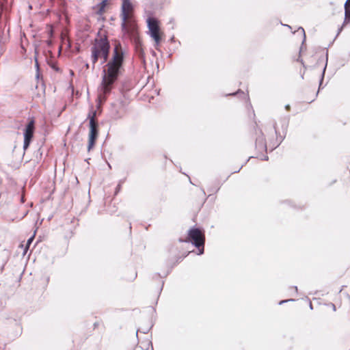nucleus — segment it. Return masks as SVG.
<instances>
[{
	"label": "nucleus",
	"instance_id": "nucleus-9",
	"mask_svg": "<svg viewBox=\"0 0 350 350\" xmlns=\"http://www.w3.org/2000/svg\"><path fill=\"white\" fill-rule=\"evenodd\" d=\"M350 23V5L347 3H345V20L342 26L338 29V34L340 33L342 27L347 23Z\"/></svg>",
	"mask_w": 350,
	"mask_h": 350
},
{
	"label": "nucleus",
	"instance_id": "nucleus-20",
	"mask_svg": "<svg viewBox=\"0 0 350 350\" xmlns=\"http://www.w3.org/2000/svg\"><path fill=\"white\" fill-rule=\"evenodd\" d=\"M273 128H274V130H275V134H276V135H278V131H277V129H276V127H275V124L273 125Z\"/></svg>",
	"mask_w": 350,
	"mask_h": 350
},
{
	"label": "nucleus",
	"instance_id": "nucleus-26",
	"mask_svg": "<svg viewBox=\"0 0 350 350\" xmlns=\"http://www.w3.org/2000/svg\"><path fill=\"white\" fill-rule=\"evenodd\" d=\"M310 309H312V305L311 303L310 304Z\"/></svg>",
	"mask_w": 350,
	"mask_h": 350
},
{
	"label": "nucleus",
	"instance_id": "nucleus-33",
	"mask_svg": "<svg viewBox=\"0 0 350 350\" xmlns=\"http://www.w3.org/2000/svg\"><path fill=\"white\" fill-rule=\"evenodd\" d=\"M295 289L296 291H297V286H295Z\"/></svg>",
	"mask_w": 350,
	"mask_h": 350
},
{
	"label": "nucleus",
	"instance_id": "nucleus-14",
	"mask_svg": "<svg viewBox=\"0 0 350 350\" xmlns=\"http://www.w3.org/2000/svg\"><path fill=\"white\" fill-rule=\"evenodd\" d=\"M96 111H92L91 112L89 113L88 116V119L90 120V121L91 120V119L92 118V120H94V122H98L96 120Z\"/></svg>",
	"mask_w": 350,
	"mask_h": 350
},
{
	"label": "nucleus",
	"instance_id": "nucleus-6",
	"mask_svg": "<svg viewBox=\"0 0 350 350\" xmlns=\"http://www.w3.org/2000/svg\"><path fill=\"white\" fill-rule=\"evenodd\" d=\"M34 129V120H31L28 122L24 131L23 149L25 150L29 147L33 137Z\"/></svg>",
	"mask_w": 350,
	"mask_h": 350
},
{
	"label": "nucleus",
	"instance_id": "nucleus-35",
	"mask_svg": "<svg viewBox=\"0 0 350 350\" xmlns=\"http://www.w3.org/2000/svg\"><path fill=\"white\" fill-rule=\"evenodd\" d=\"M241 169H242V167H239V170L237 172H239V171L240 170H241Z\"/></svg>",
	"mask_w": 350,
	"mask_h": 350
},
{
	"label": "nucleus",
	"instance_id": "nucleus-10",
	"mask_svg": "<svg viewBox=\"0 0 350 350\" xmlns=\"http://www.w3.org/2000/svg\"><path fill=\"white\" fill-rule=\"evenodd\" d=\"M256 147L260 151L266 150H267V144L265 143V139L262 136L258 137L256 139Z\"/></svg>",
	"mask_w": 350,
	"mask_h": 350
},
{
	"label": "nucleus",
	"instance_id": "nucleus-27",
	"mask_svg": "<svg viewBox=\"0 0 350 350\" xmlns=\"http://www.w3.org/2000/svg\"><path fill=\"white\" fill-rule=\"evenodd\" d=\"M332 309H334V310H336V308H335L334 305L333 306Z\"/></svg>",
	"mask_w": 350,
	"mask_h": 350
},
{
	"label": "nucleus",
	"instance_id": "nucleus-2",
	"mask_svg": "<svg viewBox=\"0 0 350 350\" xmlns=\"http://www.w3.org/2000/svg\"><path fill=\"white\" fill-rule=\"evenodd\" d=\"M133 14L134 6L131 1L122 0L120 13L122 30L125 34L135 37L136 34V27L133 20Z\"/></svg>",
	"mask_w": 350,
	"mask_h": 350
},
{
	"label": "nucleus",
	"instance_id": "nucleus-11",
	"mask_svg": "<svg viewBox=\"0 0 350 350\" xmlns=\"http://www.w3.org/2000/svg\"><path fill=\"white\" fill-rule=\"evenodd\" d=\"M109 49H110V45H109V42L107 43V44L105 49H103V47H101L100 49L101 51H103V53L100 56V57L103 58V61H102L101 64H103L107 61L108 57H109Z\"/></svg>",
	"mask_w": 350,
	"mask_h": 350
},
{
	"label": "nucleus",
	"instance_id": "nucleus-16",
	"mask_svg": "<svg viewBox=\"0 0 350 350\" xmlns=\"http://www.w3.org/2000/svg\"><path fill=\"white\" fill-rule=\"evenodd\" d=\"M34 239V235H33L32 237H31L27 241V245H26V248L25 250V253L26 252V250H27V248L29 247L30 244L32 243L33 240Z\"/></svg>",
	"mask_w": 350,
	"mask_h": 350
},
{
	"label": "nucleus",
	"instance_id": "nucleus-32",
	"mask_svg": "<svg viewBox=\"0 0 350 350\" xmlns=\"http://www.w3.org/2000/svg\"><path fill=\"white\" fill-rule=\"evenodd\" d=\"M239 92H237L236 93H234L232 94L234 95V94H239Z\"/></svg>",
	"mask_w": 350,
	"mask_h": 350
},
{
	"label": "nucleus",
	"instance_id": "nucleus-22",
	"mask_svg": "<svg viewBox=\"0 0 350 350\" xmlns=\"http://www.w3.org/2000/svg\"><path fill=\"white\" fill-rule=\"evenodd\" d=\"M346 3H347V4H349V5H350V0H347V1H346Z\"/></svg>",
	"mask_w": 350,
	"mask_h": 350
},
{
	"label": "nucleus",
	"instance_id": "nucleus-3",
	"mask_svg": "<svg viewBox=\"0 0 350 350\" xmlns=\"http://www.w3.org/2000/svg\"><path fill=\"white\" fill-rule=\"evenodd\" d=\"M189 241L198 249L199 255L204 253L205 237L204 232L198 228H192L188 232Z\"/></svg>",
	"mask_w": 350,
	"mask_h": 350
},
{
	"label": "nucleus",
	"instance_id": "nucleus-1",
	"mask_svg": "<svg viewBox=\"0 0 350 350\" xmlns=\"http://www.w3.org/2000/svg\"><path fill=\"white\" fill-rule=\"evenodd\" d=\"M123 61L124 53L121 44L118 43L113 49L112 58L102 71V81L98 87V99L100 102L105 101L110 94L120 73Z\"/></svg>",
	"mask_w": 350,
	"mask_h": 350
},
{
	"label": "nucleus",
	"instance_id": "nucleus-25",
	"mask_svg": "<svg viewBox=\"0 0 350 350\" xmlns=\"http://www.w3.org/2000/svg\"><path fill=\"white\" fill-rule=\"evenodd\" d=\"M263 159H264V160H267V159H268V157H267V156H266V157H265Z\"/></svg>",
	"mask_w": 350,
	"mask_h": 350
},
{
	"label": "nucleus",
	"instance_id": "nucleus-28",
	"mask_svg": "<svg viewBox=\"0 0 350 350\" xmlns=\"http://www.w3.org/2000/svg\"><path fill=\"white\" fill-rule=\"evenodd\" d=\"M332 309H334V310H336V308H335L334 305L333 306Z\"/></svg>",
	"mask_w": 350,
	"mask_h": 350
},
{
	"label": "nucleus",
	"instance_id": "nucleus-18",
	"mask_svg": "<svg viewBox=\"0 0 350 350\" xmlns=\"http://www.w3.org/2000/svg\"><path fill=\"white\" fill-rule=\"evenodd\" d=\"M121 189V182L119 183V184L117 185L116 188L115 194L116 195Z\"/></svg>",
	"mask_w": 350,
	"mask_h": 350
},
{
	"label": "nucleus",
	"instance_id": "nucleus-29",
	"mask_svg": "<svg viewBox=\"0 0 350 350\" xmlns=\"http://www.w3.org/2000/svg\"><path fill=\"white\" fill-rule=\"evenodd\" d=\"M85 66H86V68H88L89 67V64H86Z\"/></svg>",
	"mask_w": 350,
	"mask_h": 350
},
{
	"label": "nucleus",
	"instance_id": "nucleus-21",
	"mask_svg": "<svg viewBox=\"0 0 350 350\" xmlns=\"http://www.w3.org/2000/svg\"><path fill=\"white\" fill-rule=\"evenodd\" d=\"M113 116L115 118H120L121 117L120 116L118 115V113Z\"/></svg>",
	"mask_w": 350,
	"mask_h": 350
},
{
	"label": "nucleus",
	"instance_id": "nucleus-17",
	"mask_svg": "<svg viewBox=\"0 0 350 350\" xmlns=\"http://www.w3.org/2000/svg\"><path fill=\"white\" fill-rule=\"evenodd\" d=\"M299 30H300V31H301V34H302V36H303V38H304V39H303V43H304V41H305V40H306L305 31H304V29L302 27H299V29H298V31H299Z\"/></svg>",
	"mask_w": 350,
	"mask_h": 350
},
{
	"label": "nucleus",
	"instance_id": "nucleus-34",
	"mask_svg": "<svg viewBox=\"0 0 350 350\" xmlns=\"http://www.w3.org/2000/svg\"><path fill=\"white\" fill-rule=\"evenodd\" d=\"M241 169H242V167H239V170L237 172H239V171L240 170H241Z\"/></svg>",
	"mask_w": 350,
	"mask_h": 350
},
{
	"label": "nucleus",
	"instance_id": "nucleus-7",
	"mask_svg": "<svg viewBox=\"0 0 350 350\" xmlns=\"http://www.w3.org/2000/svg\"><path fill=\"white\" fill-rule=\"evenodd\" d=\"M98 135V123L94 122L92 118L90 121L89 137L97 138Z\"/></svg>",
	"mask_w": 350,
	"mask_h": 350
},
{
	"label": "nucleus",
	"instance_id": "nucleus-8",
	"mask_svg": "<svg viewBox=\"0 0 350 350\" xmlns=\"http://www.w3.org/2000/svg\"><path fill=\"white\" fill-rule=\"evenodd\" d=\"M135 53L138 56V57L142 60L143 64L146 63L144 52L143 48L142 46L141 42L137 39L135 42Z\"/></svg>",
	"mask_w": 350,
	"mask_h": 350
},
{
	"label": "nucleus",
	"instance_id": "nucleus-15",
	"mask_svg": "<svg viewBox=\"0 0 350 350\" xmlns=\"http://www.w3.org/2000/svg\"><path fill=\"white\" fill-rule=\"evenodd\" d=\"M326 67H327V64H325V67H324V68L323 70L322 74H321V79H320L319 89L321 88V85H322V83H323V78H324V75H325Z\"/></svg>",
	"mask_w": 350,
	"mask_h": 350
},
{
	"label": "nucleus",
	"instance_id": "nucleus-5",
	"mask_svg": "<svg viewBox=\"0 0 350 350\" xmlns=\"http://www.w3.org/2000/svg\"><path fill=\"white\" fill-rule=\"evenodd\" d=\"M148 27L149 29L150 36L154 39L155 42V48L158 49L161 41V37L159 34L160 28L157 19L153 17H149L147 19Z\"/></svg>",
	"mask_w": 350,
	"mask_h": 350
},
{
	"label": "nucleus",
	"instance_id": "nucleus-23",
	"mask_svg": "<svg viewBox=\"0 0 350 350\" xmlns=\"http://www.w3.org/2000/svg\"><path fill=\"white\" fill-rule=\"evenodd\" d=\"M289 107H290V106H289L288 105H286V109H289Z\"/></svg>",
	"mask_w": 350,
	"mask_h": 350
},
{
	"label": "nucleus",
	"instance_id": "nucleus-13",
	"mask_svg": "<svg viewBox=\"0 0 350 350\" xmlns=\"http://www.w3.org/2000/svg\"><path fill=\"white\" fill-rule=\"evenodd\" d=\"M97 138L89 137L88 150L90 151L94 146L95 142Z\"/></svg>",
	"mask_w": 350,
	"mask_h": 350
},
{
	"label": "nucleus",
	"instance_id": "nucleus-24",
	"mask_svg": "<svg viewBox=\"0 0 350 350\" xmlns=\"http://www.w3.org/2000/svg\"><path fill=\"white\" fill-rule=\"evenodd\" d=\"M219 187H217V188L215 189V192H217V191H219Z\"/></svg>",
	"mask_w": 350,
	"mask_h": 350
},
{
	"label": "nucleus",
	"instance_id": "nucleus-12",
	"mask_svg": "<svg viewBox=\"0 0 350 350\" xmlns=\"http://www.w3.org/2000/svg\"><path fill=\"white\" fill-rule=\"evenodd\" d=\"M107 0H102V1L98 5V10L97 11V14L99 15L103 14L104 12L105 8L107 5Z\"/></svg>",
	"mask_w": 350,
	"mask_h": 350
},
{
	"label": "nucleus",
	"instance_id": "nucleus-4",
	"mask_svg": "<svg viewBox=\"0 0 350 350\" xmlns=\"http://www.w3.org/2000/svg\"><path fill=\"white\" fill-rule=\"evenodd\" d=\"M108 43V40L106 37L100 38L99 39H96L94 44L91 48V59L92 62V69L94 70L95 68V64L98 62V58L100 57L103 51L100 49L103 47L105 49Z\"/></svg>",
	"mask_w": 350,
	"mask_h": 350
},
{
	"label": "nucleus",
	"instance_id": "nucleus-31",
	"mask_svg": "<svg viewBox=\"0 0 350 350\" xmlns=\"http://www.w3.org/2000/svg\"><path fill=\"white\" fill-rule=\"evenodd\" d=\"M202 191L203 193L205 194L204 189H202Z\"/></svg>",
	"mask_w": 350,
	"mask_h": 350
},
{
	"label": "nucleus",
	"instance_id": "nucleus-19",
	"mask_svg": "<svg viewBox=\"0 0 350 350\" xmlns=\"http://www.w3.org/2000/svg\"><path fill=\"white\" fill-rule=\"evenodd\" d=\"M294 301V299H288V300H282V301H280L279 302V304H280V305H281V304H284L285 302H287V301Z\"/></svg>",
	"mask_w": 350,
	"mask_h": 350
},
{
	"label": "nucleus",
	"instance_id": "nucleus-30",
	"mask_svg": "<svg viewBox=\"0 0 350 350\" xmlns=\"http://www.w3.org/2000/svg\"><path fill=\"white\" fill-rule=\"evenodd\" d=\"M282 141V137H280V141L279 144H280Z\"/></svg>",
	"mask_w": 350,
	"mask_h": 350
}]
</instances>
